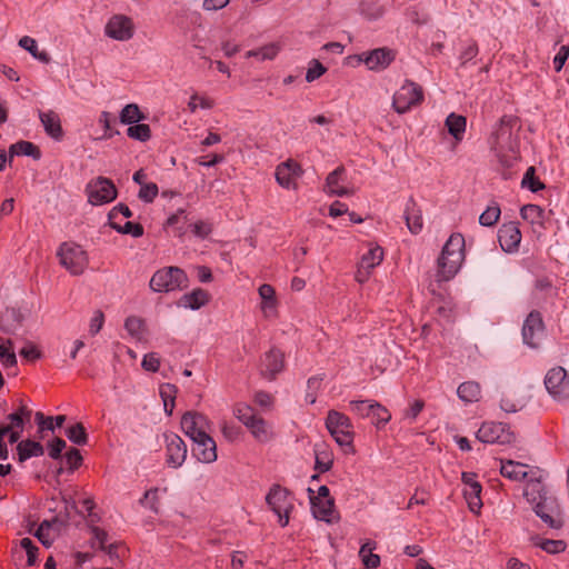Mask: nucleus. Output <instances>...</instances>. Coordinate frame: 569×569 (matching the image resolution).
I'll return each mask as SVG.
<instances>
[{
  "label": "nucleus",
  "instance_id": "473e14b6",
  "mask_svg": "<svg viewBox=\"0 0 569 569\" xmlns=\"http://www.w3.org/2000/svg\"><path fill=\"white\" fill-rule=\"evenodd\" d=\"M0 362L4 368H12L18 363L11 339L0 338Z\"/></svg>",
  "mask_w": 569,
  "mask_h": 569
},
{
  "label": "nucleus",
  "instance_id": "0eeeda50",
  "mask_svg": "<svg viewBox=\"0 0 569 569\" xmlns=\"http://www.w3.org/2000/svg\"><path fill=\"white\" fill-rule=\"evenodd\" d=\"M266 502L278 516L281 527H286L289 523V513L293 509L290 491L280 485H273L266 496Z\"/></svg>",
  "mask_w": 569,
  "mask_h": 569
},
{
  "label": "nucleus",
  "instance_id": "6ab92c4d",
  "mask_svg": "<svg viewBox=\"0 0 569 569\" xmlns=\"http://www.w3.org/2000/svg\"><path fill=\"white\" fill-rule=\"evenodd\" d=\"M193 455L203 463L214 462L218 458L216 441L208 435L200 436L193 440Z\"/></svg>",
  "mask_w": 569,
  "mask_h": 569
},
{
  "label": "nucleus",
  "instance_id": "20e7f679",
  "mask_svg": "<svg viewBox=\"0 0 569 569\" xmlns=\"http://www.w3.org/2000/svg\"><path fill=\"white\" fill-rule=\"evenodd\" d=\"M60 264L72 276H80L88 266L87 252L74 242H63L57 252Z\"/></svg>",
  "mask_w": 569,
  "mask_h": 569
},
{
  "label": "nucleus",
  "instance_id": "0e129e2a",
  "mask_svg": "<svg viewBox=\"0 0 569 569\" xmlns=\"http://www.w3.org/2000/svg\"><path fill=\"white\" fill-rule=\"evenodd\" d=\"M192 233L201 239L207 238L211 231L212 226L207 221L199 220L190 226Z\"/></svg>",
  "mask_w": 569,
  "mask_h": 569
},
{
  "label": "nucleus",
  "instance_id": "5fc2aeb1",
  "mask_svg": "<svg viewBox=\"0 0 569 569\" xmlns=\"http://www.w3.org/2000/svg\"><path fill=\"white\" fill-rule=\"evenodd\" d=\"M405 219L410 232L419 233L421 231L422 218L418 212H416L415 210L410 211L409 209H407L405 213Z\"/></svg>",
  "mask_w": 569,
  "mask_h": 569
},
{
  "label": "nucleus",
  "instance_id": "39448f33",
  "mask_svg": "<svg viewBox=\"0 0 569 569\" xmlns=\"http://www.w3.org/2000/svg\"><path fill=\"white\" fill-rule=\"evenodd\" d=\"M425 98L423 89L411 80H406L405 83L396 91L392 98V107L397 113L403 114L411 108L422 103Z\"/></svg>",
  "mask_w": 569,
  "mask_h": 569
},
{
  "label": "nucleus",
  "instance_id": "9b49d317",
  "mask_svg": "<svg viewBox=\"0 0 569 569\" xmlns=\"http://www.w3.org/2000/svg\"><path fill=\"white\" fill-rule=\"evenodd\" d=\"M545 386L555 399L569 398V378L565 368L555 367L550 369L546 375Z\"/></svg>",
  "mask_w": 569,
  "mask_h": 569
},
{
  "label": "nucleus",
  "instance_id": "ddd939ff",
  "mask_svg": "<svg viewBox=\"0 0 569 569\" xmlns=\"http://www.w3.org/2000/svg\"><path fill=\"white\" fill-rule=\"evenodd\" d=\"M545 336V325L540 312L531 311L522 327L523 342L531 348H538Z\"/></svg>",
  "mask_w": 569,
  "mask_h": 569
},
{
  "label": "nucleus",
  "instance_id": "bb28decb",
  "mask_svg": "<svg viewBox=\"0 0 569 569\" xmlns=\"http://www.w3.org/2000/svg\"><path fill=\"white\" fill-rule=\"evenodd\" d=\"M316 462L315 469L319 472H327L332 468L333 456L326 443L315 446Z\"/></svg>",
  "mask_w": 569,
  "mask_h": 569
},
{
  "label": "nucleus",
  "instance_id": "f257e3e1",
  "mask_svg": "<svg viewBox=\"0 0 569 569\" xmlns=\"http://www.w3.org/2000/svg\"><path fill=\"white\" fill-rule=\"evenodd\" d=\"M525 497L533 505L536 515L550 528L559 529L563 521L560 518L559 506L557 499L548 496L543 485L536 480L527 483Z\"/></svg>",
  "mask_w": 569,
  "mask_h": 569
},
{
  "label": "nucleus",
  "instance_id": "864d4df0",
  "mask_svg": "<svg viewBox=\"0 0 569 569\" xmlns=\"http://www.w3.org/2000/svg\"><path fill=\"white\" fill-rule=\"evenodd\" d=\"M20 548L27 553V565L34 566L38 559L39 548L30 538H22L20 540Z\"/></svg>",
  "mask_w": 569,
  "mask_h": 569
},
{
  "label": "nucleus",
  "instance_id": "2f4dec72",
  "mask_svg": "<svg viewBox=\"0 0 569 569\" xmlns=\"http://www.w3.org/2000/svg\"><path fill=\"white\" fill-rule=\"evenodd\" d=\"M521 218L530 222L531 224H539L545 227L546 213L545 210L537 204H525L520 209Z\"/></svg>",
  "mask_w": 569,
  "mask_h": 569
},
{
  "label": "nucleus",
  "instance_id": "603ef678",
  "mask_svg": "<svg viewBox=\"0 0 569 569\" xmlns=\"http://www.w3.org/2000/svg\"><path fill=\"white\" fill-rule=\"evenodd\" d=\"M120 546L118 543H110L104 550L103 563L109 565L108 567H117L121 563V555L119 552Z\"/></svg>",
  "mask_w": 569,
  "mask_h": 569
},
{
  "label": "nucleus",
  "instance_id": "1a4fd4ad",
  "mask_svg": "<svg viewBox=\"0 0 569 569\" xmlns=\"http://www.w3.org/2000/svg\"><path fill=\"white\" fill-rule=\"evenodd\" d=\"M30 315L28 308L6 307L0 312V330L10 336H17L23 328L24 321Z\"/></svg>",
  "mask_w": 569,
  "mask_h": 569
},
{
  "label": "nucleus",
  "instance_id": "412c9836",
  "mask_svg": "<svg viewBox=\"0 0 569 569\" xmlns=\"http://www.w3.org/2000/svg\"><path fill=\"white\" fill-rule=\"evenodd\" d=\"M301 173V167L298 162L289 159L282 163H280L276 169V180L277 182L287 189L297 188V183L295 182V177Z\"/></svg>",
  "mask_w": 569,
  "mask_h": 569
},
{
  "label": "nucleus",
  "instance_id": "37998d69",
  "mask_svg": "<svg viewBox=\"0 0 569 569\" xmlns=\"http://www.w3.org/2000/svg\"><path fill=\"white\" fill-rule=\"evenodd\" d=\"M144 119V114L134 103L127 104L120 113V121L126 124H133Z\"/></svg>",
  "mask_w": 569,
  "mask_h": 569
},
{
  "label": "nucleus",
  "instance_id": "774afa93",
  "mask_svg": "<svg viewBox=\"0 0 569 569\" xmlns=\"http://www.w3.org/2000/svg\"><path fill=\"white\" fill-rule=\"evenodd\" d=\"M312 66L307 70L306 73V80L307 82H312L316 79L320 78L327 69L323 67L322 63H320L318 60H312Z\"/></svg>",
  "mask_w": 569,
  "mask_h": 569
},
{
  "label": "nucleus",
  "instance_id": "f3484780",
  "mask_svg": "<svg viewBox=\"0 0 569 569\" xmlns=\"http://www.w3.org/2000/svg\"><path fill=\"white\" fill-rule=\"evenodd\" d=\"M208 427L209 421L202 413L188 411L181 418V428L191 440L208 433Z\"/></svg>",
  "mask_w": 569,
  "mask_h": 569
},
{
  "label": "nucleus",
  "instance_id": "c9c22d12",
  "mask_svg": "<svg viewBox=\"0 0 569 569\" xmlns=\"http://www.w3.org/2000/svg\"><path fill=\"white\" fill-rule=\"evenodd\" d=\"M481 486L479 482H472L471 487H467L463 489V496L467 500L468 507L470 511L478 513L482 507V501L480 498Z\"/></svg>",
  "mask_w": 569,
  "mask_h": 569
},
{
  "label": "nucleus",
  "instance_id": "9d476101",
  "mask_svg": "<svg viewBox=\"0 0 569 569\" xmlns=\"http://www.w3.org/2000/svg\"><path fill=\"white\" fill-rule=\"evenodd\" d=\"M477 439L483 443H511L515 435L501 422H483L477 432Z\"/></svg>",
  "mask_w": 569,
  "mask_h": 569
},
{
  "label": "nucleus",
  "instance_id": "8fccbe9b",
  "mask_svg": "<svg viewBox=\"0 0 569 569\" xmlns=\"http://www.w3.org/2000/svg\"><path fill=\"white\" fill-rule=\"evenodd\" d=\"M109 226L117 230L119 233L131 234L136 238L141 237L143 234V227L140 223H134L131 221H127L123 226L118 222L109 223Z\"/></svg>",
  "mask_w": 569,
  "mask_h": 569
},
{
  "label": "nucleus",
  "instance_id": "de8ad7c7",
  "mask_svg": "<svg viewBox=\"0 0 569 569\" xmlns=\"http://www.w3.org/2000/svg\"><path fill=\"white\" fill-rule=\"evenodd\" d=\"M249 430L258 441L266 442L270 439V432L268 430L267 422L261 417L256 419V421L250 426Z\"/></svg>",
  "mask_w": 569,
  "mask_h": 569
},
{
  "label": "nucleus",
  "instance_id": "ea45409f",
  "mask_svg": "<svg viewBox=\"0 0 569 569\" xmlns=\"http://www.w3.org/2000/svg\"><path fill=\"white\" fill-rule=\"evenodd\" d=\"M233 413L236 418L241 421L248 429L256 421L258 416L254 413V409L246 403H238L234 406Z\"/></svg>",
  "mask_w": 569,
  "mask_h": 569
},
{
  "label": "nucleus",
  "instance_id": "f704fd0d",
  "mask_svg": "<svg viewBox=\"0 0 569 569\" xmlns=\"http://www.w3.org/2000/svg\"><path fill=\"white\" fill-rule=\"evenodd\" d=\"M501 467L500 472L503 477L509 478L511 480H520L527 476V471H525V465L519 462H515L513 460H500Z\"/></svg>",
  "mask_w": 569,
  "mask_h": 569
},
{
  "label": "nucleus",
  "instance_id": "4c0bfd02",
  "mask_svg": "<svg viewBox=\"0 0 569 569\" xmlns=\"http://www.w3.org/2000/svg\"><path fill=\"white\" fill-rule=\"evenodd\" d=\"M280 51V46L276 42L268 43L259 49L250 50L246 53L247 58H258L260 61L273 60Z\"/></svg>",
  "mask_w": 569,
  "mask_h": 569
},
{
  "label": "nucleus",
  "instance_id": "5701e85b",
  "mask_svg": "<svg viewBox=\"0 0 569 569\" xmlns=\"http://www.w3.org/2000/svg\"><path fill=\"white\" fill-rule=\"evenodd\" d=\"M516 119L513 117L503 116L500 119L498 129L492 133L493 147L497 150L511 148V130Z\"/></svg>",
  "mask_w": 569,
  "mask_h": 569
},
{
  "label": "nucleus",
  "instance_id": "a18cd8bd",
  "mask_svg": "<svg viewBox=\"0 0 569 569\" xmlns=\"http://www.w3.org/2000/svg\"><path fill=\"white\" fill-rule=\"evenodd\" d=\"M500 207L498 203L489 206L479 217V223L485 227L495 226L500 218Z\"/></svg>",
  "mask_w": 569,
  "mask_h": 569
},
{
  "label": "nucleus",
  "instance_id": "13d9d810",
  "mask_svg": "<svg viewBox=\"0 0 569 569\" xmlns=\"http://www.w3.org/2000/svg\"><path fill=\"white\" fill-rule=\"evenodd\" d=\"M158 192H159L158 186L153 182H149V183L142 184L140 187L138 197L140 200H142L147 203H150L154 200Z\"/></svg>",
  "mask_w": 569,
  "mask_h": 569
},
{
  "label": "nucleus",
  "instance_id": "79ce46f5",
  "mask_svg": "<svg viewBox=\"0 0 569 569\" xmlns=\"http://www.w3.org/2000/svg\"><path fill=\"white\" fill-rule=\"evenodd\" d=\"M67 438L78 445L83 446L88 442V435L84 426L81 422H77L66 429Z\"/></svg>",
  "mask_w": 569,
  "mask_h": 569
},
{
  "label": "nucleus",
  "instance_id": "4468645a",
  "mask_svg": "<svg viewBox=\"0 0 569 569\" xmlns=\"http://www.w3.org/2000/svg\"><path fill=\"white\" fill-rule=\"evenodd\" d=\"M133 21L124 14H114L106 24V34L118 41L130 40L133 37Z\"/></svg>",
  "mask_w": 569,
  "mask_h": 569
},
{
  "label": "nucleus",
  "instance_id": "a19ab883",
  "mask_svg": "<svg viewBox=\"0 0 569 569\" xmlns=\"http://www.w3.org/2000/svg\"><path fill=\"white\" fill-rule=\"evenodd\" d=\"M383 260V250L379 246H375L362 256L360 263L363 268L373 269L379 266Z\"/></svg>",
  "mask_w": 569,
  "mask_h": 569
},
{
  "label": "nucleus",
  "instance_id": "7c9ffc66",
  "mask_svg": "<svg viewBox=\"0 0 569 569\" xmlns=\"http://www.w3.org/2000/svg\"><path fill=\"white\" fill-rule=\"evenodd\" d=\"M467 120L463 116L450 113L446 119L448 132L457 140L461 141L466 131Z\"/></svg>",
  "mask_w": 569,
  "mask_h": 569
},
{
  "label": "nucleus",
  "instance_id": "e2e57ef3",
  "mask_svg": "<svg viewBox=\"0 0 569 569\" xmlns=\"http://www.w3.org/2000/svg\"><path fill=\"white\" fill-rule=\"evenodd\" d=\"M188 107L191 112H194L198 107L202 109H211L213 107V100L206 97H199L198 94H192Z\"/></svg>",
  "mask_w": 569,
  "mask_h": 569
},
{
  "label": "nucleus",
  "instance_id": "69168bd1",
  "mask_svg": "<svg viewBox=\"0 0 569 569\" xmlns=\"http://www.w3.org/2000/svg\"><path fill=\"white\" fill-rule=\"evenodd\" d=\"M345 173L343 167H338L336 170L330 172L326 179V188L327 192L330 193L332 189H336L339 186V181L341 180V176Z\"/></svg>",
  "mask_w": 569,
  "mask_h": 569
},
{
  "label": "nucleus",
  "instance_id": "4d7b16f0",
  "mask_svg": "<svg viewBox=\"0 0 569 569\" xmlns=\"http://www.w3.org/2000/svg\"><path fill=\"white\" fill-rule=\"evenodd\" d=\"M360 10L361 13L370 20L378 19L383 14V8L375 2H362Z\"/></svg>",
  "mask_w": 569,
  "mask_h": 569
},
{
  "label": "nucleus",
  "instance_id": "f8f14e48",
  "mask_svg": "<svg viewBox=\"0 0 569 569\" xmlns=\"http://www.w3.org/2000/svg\"><path fill=\"white\" fill-rule=\"evenodd\" d=\"M284 369V353L278 348H271L260 359L259 370L262 378L273 381Z\"/></svg>",
  "mask_w": 569,
  "mask_h": 569
},
{
  "label": "nucleus",
  "instance_id": "a211bd4d",
  "mask_svg": "<svg viewBox=\"0 0 569 569\" xmlns=\"http://www.w3.org/2000/svg\"><path fill=\"white\" fill-rule=\"evenodd\" d=\"M167 463L171 468L182 466L187 458V446L177 435H166Z\"/></svg>",
  "mask_w": 569,
  "mask_h": 569
},
{
  "label": "nucleus",
  "instance_id": "09e8293b",
  "mask_svg": "<svg viewBox=\"0 0 569 569\" xmlns=\"http://www.w3.org/2000/svg\"><path fill=\"white\" fill-rule=\"evenodd\" d=\"M522 187H527L532 192L545 189V184L536 177L535 167H529L521 181Z\"/></svg>",
  "mask_w": 569,
  "mask_h": 569
},
{
  "label": "nucleus",
  "instance_id": "dca6fc26",
  "mask_svg": "<svg viewBox=\"0 0 569 569\" xmlns=\"http://www.w3.org/2000/svg\"><path fill=\"white\" fill-rule=\"evenodd\" d=\"M309 499L311 503V510L316 519L333 523L339 520V516L335 509L333 498L320 499L316 497L315 491L309 488Z\"/></svg>",
  "mask_w": 569,
  "mask_h": 569
},
{
  "label": "nucleus",
  "instance_id": "58836bf2",
  "mask_svg": "<svg viewBox=\"0 0 569 569\" xmlns=\"http://www.w3.org/2000/svg\"><path fill=\"white\" fill-rule=\"evenodd\" d=\"M124 328L134 339L141 341L146 331L144 320L137 316H130L124 321Z\"/></svg>",
  "mask_w": 569,
  "mask_h": 569
},
{
  "label": "nucleus",
  "instance_id": "423d86ee",
  "mask_svg": "<svg viewBox=\"0 0 569 569\" xmlns=\"http://www.w3.org/2000/svg\"><path fill=\"white\" fill-rule=\"evenodd\" d=\"M326 427L339 446L351 447L353 440L352 423L346 415L330 410L326 418Z\"/></svg>",
  "mask_w": 569,
  "mask_h": 569
},
{
  "label": "nucleus",
  "instance_id": "7ed1b4c3",
  "mask_svg": "<svg viewBox=\"0 0 569 569\" xmlns=\"http://www.w3.org/2000/svg\"><path fill=\"white\" fill-rule=\"evenodd\" d=\"M187 274L178 267L158 270L150 280V289L154 292H169L187 287Z\"/></svg>",
  "mask_w": 569,
  "mask_h": 569
},
{
  "label": "nucleus",
  "instance_id": "3c124183",
  "mask_svg": "<svg viewBox=\"0 0 569 569\" xmlns=\"http://www.w3.org/2000/svg\"><path fill=\"white\" fill-rule=\"evenodd\" d=\"M127 134L132 139L147 141L151 137V130L149 124L137 122V124L130 126L128 128Z\"/></svg>",
  "mask_w": 569,
  "mask_h": 569
},
{
  "label": "nucleus",
  "instance_id": "cd10ccee",
  "mask_svg": "<svg viewBox=\"0 0 569 569\" xmlns=\"http://www.w3.org/2000/svg\"><path fill=\"white\" fill-rule=\"evenodd\" d=\"M14 156H28L34 160H39L41 157L40 149L30 141H18L9 148V163H11Z\"/></svg>",
  "mask_w": 569,
  "mask_h": 569
},
{
  "label": "nucleus",
  "instance_id": "2eb2a0df",
  "mask_svg": "<svg viewBox=\"0 0 569 569\" xmlns=\"http://www.w3.org/2000/svg\"><path fill=\"white\" fill-rule=\"evenodd\" d=\"M352 412L360 417H372L376 418L377 425L387 423L391 415L389 411L379 402L369 400H353L350 402Z\"/></svg>",
  "mask_w": 569,
  "mask_h": 569
},
{
  "label": "nucleus",
  "instance_id": "72a5a7b5",
  "mask_svg": "<svg viewBox=\"0 0 569 569\" xmlns=\"http://www.w3.org/2000/svg\"><path fill=\"white\" fill-rule=\"evenodd\" d=\"M18 44L22 49L27 50L34 59L43 63H49L51 61V57L47 51L38 50L37 41L33 38L29 36H23L22 38H20Z\"/></svg>",
  "mask_w": 569,
  "mask_h": 569
},
{
  "label": "nucleus",
  "instance_id": "680f3d73",
  "mask_svg": "<svg viewBox=\"0 0 569 569\" xmlns=\"http://www.w3.org/2000/svg\"><path fill=\"white\" fill-rule=\"evenodd\" d=\"M66 447H67V443L62 438H59V437L54 438L47 445L49 457L52 459L61 458L62 450Z\"/></svg>",
  "mask_w": 569,
  "mask_h": 569
},
{
  "label": "nucleus",
  "instance_id": "6e6552de",
  "mask_svg": "<svg viewBox=\"0 0 569 569\" xmlns=\"http://www.w3.org/2000/svg\"><path fill=\"white\" fill-rule=\"evenodd\" d=\"M88 201L93 206L109 203L117 198L118 191L113 182L104 177L91 180L86 188Z\"/></svg>",
  "mask_w": 569,
  "mask_h": 569
},
{
  "label": "nucleus",
  "instance_id": "c85d7f7f",
  "mask_svg": "<svg viewBox=\"0 0 569 569\" xmlns=\"http://www.w3.org/2000/svg\"><path fill=\"white\" fill-rule=\"evenodd\" d=\"M457 395L466 403L477 402L481 398V387L476 381H466L458 387Z\"/></svg>",
  "mask_w": 569,
  "mask_h": 569
},
{
  "label": "nucleus",
  "instance_id": "4be33fe9",
  "mask_svg": "<svg viewBox=\"0 0 569 569\" xmlns=\"http://www.w3.org/2000/svg\"><path fill=\"white\" fill-rule=\"evenodd\" d=\"M258 293L261 299L260 310L264 318H274L278 315V299L276 290L271 284L263 283L258 288Z\"/></svg>",
  "mask_w": 569,
  "mask_h": 569
},
{
  "label": "nucleus",
  "instance_id": "c03bdc74",
  "mask_svg": "<svg viewBox=\"0 0 569 569\" xmlns=\"http://www.w3.org/2000/svg\"><path fill=\"white\" fill-rule=\"evenodd\" d=\"M177 391V387L171 383H166L160 388V396L163 401L164 410L168 415L172 413Z\"/></svg>",
  "mask_w": 569,
  "mask_h": 569
},
{
  "label": "nucleus",
  "instance_id": "b1692460",
  "mask_svg": "<svg viewBox=\"0 0 569 569\" xmlns=\"http://www.w3.org/2000/svg\"><path fill=\"white\" fill-rule=\"evenodd\" d=\"M395 59L392 50L387 48L375 49L368 53H363L360 58L370 70L385 69Z\"/></svg>",
  "mask_w": 569,
  "mask_h": 569
},
{
  "label": "nucleus",
  "instance_id": "a878e982",
  "mask_svg": "<svg viewBox=\"0 0 569 569\" xmlns=\"http://www.w3.org/2000/svg\"><path fill=\"white\" fill-rule=\"evenodd\" d=\"M18 460L24 462L32 457H40L44 453L43 446L34 440L24 439L17 445Z\"/></svg>",
  "mask_w": 569,
  "mask_h": 569
},
{
  "label": "nucleus",
  "instance_id": "338daca9",
  "mask_svg": "<svg viewBox=\"0 0 569 569\" xmlns=\"http://www.w3.org/2000/svg\"><path fill=\"white\" fill-rule=\"evenodd\" d=\"M66 460L69 465L70 471L76 470L82 463V456L79 449L70 448L66 453Z\"/></svg>",
  "mask_w": 569,
  "mask_h": 569
},
{
  "label": "nucleus",
  "instance_id": "bf43d9fd",
  "mask_svg": "<svg viewBox=\"0 0 569 569\" xmlns=\"http://www.w3.org/2000/svg\"><path fill=\"white\" fill-rule=\"evenodd\" d=\"M20 356L29 361H34L42 357V352L32 341L27 340L20 350Z\"/></svg>",
  "mask_w": 569,
  "mask_h": 569
},
{
  "label": "nucleus",
  "instance_id": "c756f323",
  "mask_svg": "<svg viewBox=\"0 0 569 569\" xmlns=\"http://www.w3.org/2000/svg\"><path fill=\"white\" fill-rule=\"evenodd\" d=\"M66 421V416L60 415L57 417H46L42 412L36 413V422L38 425V432L40 435V438L43 439L44 435L43 432L46 430L54 431V429L58 427L60 428L63 422Z\"/></svg>",
  "mask_w": 569,
  "mask_h": 569
},
{
  "label": "nucleus",
  "instance_id": "393cba45",
  "mask_svg": "<svg viewBox=\"0 0 569 569\" xmlns=\"http://www.w3.org/2000/svg\"><path fill=\"white\" fill-rule=\"evenodd\" d=\"M40 121L46 132L53 139L60 140L63 136L60 118L54 111H47L39 113Z\"/></svg>",
  "mask_w": 569,
  "mask_h": 569
},
{
  "label": "nucleus",
  "instance_id": "f03ea898",
  "mask_svg": "<svg viewBox=\"0 0 569 569\" xmlns=\"http://www.w3.org/2000/svg\"><path fill=\"white\" fill-rule=\"evenodd\" d=\"M463 246L465 239L460 233L450 236L437 261V282H447L457 274L463 261Z\"/></svg>",
  "mask_w": 569,
  "mask_h": 569
},
{
  "label": "nucleus",
  "instance_id": "6e6d98bb",
  "mask_svg": "<svg viewBox=\"0 0 569 569\" xmlns=\"http://www.w3.org/2000/svg\"><path fill=\"white\" fill-rule=\"evenodd\" d=\"M57 520L53 519L52 521L43 520L37 531L34 532V536L39 539V541L44 547H50L52 545V540L48 537V531L52 527L53 523H56Z\"/></svg>",
  "mask_w": 569,
  "mask_h": 569
},
{
  "label": "nucleus",
  "instance_id": "aec40b11",
  "mask_svg": "<svg viewBox=\"0 0 569 569\" xmlns=\"http://www.w3.org/2000/svg\"><path fill=\"white\" fill-rule=\"evenodd\" d=\"M498 240L503 251H516L521 241V232L516 222H508L500 227Z\"/></svg>",
  "mask_w": 569,
  "mask_h": 569
},
{
  "label": "nucleus",
  "instance_id": "e433bc0d",
  "mask_svg": "<svg viewBox=\"0 0 569 569\" xmlns=\"http://www.w3.org/2000/svg\"><path fill=\"white\" fill-rule=\"evenodd\" d=\"M209 293L201 289H194L190 293H187L182 297V301L184 307H188L192 310H197L204 306L209 301Z\"/></svg>",
  "mask_w": 569,
  "mask_h": 569
},
{
  "label": "nucleus",
  "instance_id": "49530a36",
  "mask_svg": "<svg viewBox=\"0 0 569 569\" xmlns=\"http://www.w3.org/2000/svg\"><path fill=\"white\" fill-rule=\"evenodd\" d=\"M535 545L551 555H556V553H560V552L565 551L566 546H567L563 540L540 539V538L536 539Z\"/></svg>",
  "mask_w": 569,
  "mask_h": 569
},
{
  "label": "nucleus",
  "instance_id": "052dcab7",
  "mask_svg": "<svg viewBox=\"0 0 569 569\" xmlns=\"http://www.w3.org/2000/svg\"><path fill=\"white\" fill-rule=\"evenodd\" d=\"M158 488L147 490L143 497L140 499L142 506H148L156 513L159 511L158 507Z\"/></svg>",
  "mask_w": 569,
  "mask_h": 569
}]
</instances>
